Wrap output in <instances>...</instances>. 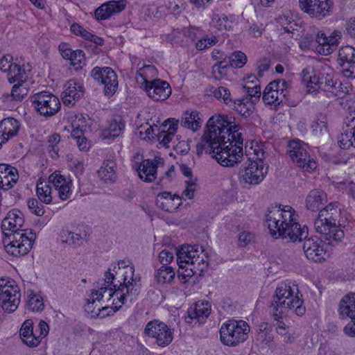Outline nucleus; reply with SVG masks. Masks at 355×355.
I'll list each match as a JSON object with an SVG mask.
<instances>
[{
	"label": "nucleus",
	"mask_w": 355,
	"mask_h": 355,
	"mask_svg": "<svg viewBox=\"0 0 355 355\" xmlns=\"http://www.w3.org/2000/svg\"><path fill=\"white\" fill-rule=\"evenodd\" d=\"M241 128L234 119L227 115H214L207 121L201 141L196 145L198 155L203 153L223 166H233L243 157Z\"/></svg>",
	"instance_id": "f257e3e1"
},
{
	"label": "nucleus",
	"mask_w": 355,
	"mask_h": 355,
	"mask_svg": "<svg viewBox=\"0 0 355 355\" xmlns=\"http://www.w3.org/2000/svg\"><path fill=\"white\" fill-rule=\"evenodd\" d=\"M265 225L275 238L282 237L291 241H302L307 237L308 229L298 223V215L289 205L269 207L265 215Z\"/></svg>",
	"instance_id": "f03ea898"
},
{
	"label": "nucleus",
	"mask_w": 355,
	"mask_h": 355,
	"mask_svg": "<svg viewBox=\"0 0 355 355\" xmlns=\"http://www.w3.org/2000/svg\"><path fill=\"white\" fill-rule=\"evenodd\" d=\"M297 285L291 282H280L272 296L270 305V312L275 317L284 315L286 310L293 311L296 315L301 316L304 314L306 309L303 305L304 301L300 297Z\"/></svg>",
	"instance_id": "7ed1b4c3"
},
{
	"label": "nucleus",
	"mask_w": 355,
	"mask_h": 355,
	"mask_svg": "<svg viewBox=\"0 0 355 355\" xmlns=\"http://www.w3.org/2000/svg\"><path fill=\"white\" fill-rule=\"evenodd\" d=\"M338 202H331L319 211L314 221L315 231L322 235L324 241L329 245H334L344 238Z\"/></svg>",
	"instance_id": "20e7f679"
},
{
	"label": "nucleus",
	"mask_w": 355,
	"mask_h": 355,
	"mask_svg": "<svg viewBox=\"0 0 355 355\" xmlns=\"http://www.w3.org/2000/svg\"><path fill=\"white\" fill-rule=\"evenodd\" d=\"M208 256L199 245L182 247L177 252V262L181 268H186L185 276L201 275L207 269Z\"/></svg>",
	"instance_id": "39448f33"
},
{
	"label": "nucleus",
	"mask_w": 355,
	"mask_h": 355,
	"mask_svg": "<svg viewBox=\"0 0 355 355\" xmlns=\"http://www.w3.org/2000/svg\"><path fill=\"white\" fill-rule=\"evenodd\" d=\"M135 267L132 266L124 271L121 279L116 280L118 285L116 287L110 286V298L114 297L113 304L116 310H118L122 304L132 303L138 296L140 292V286L138 284L139 279L134 278Z\"/></svg>",
	"instance_id": "423d86ee"
},
{
	"label": "nucleus",
	"mask_w": 355,
	"mask_h": 355,
	"mask_svg": "<svg viewBox=\"0 0 355 355\" xmlns=\"http://www.w3.org/2000/svg\"><path fill=\"white\" fill-rule=\"evenodd\" d=\"M36 235L33 231L18 232L15 234L3 238L6 252L12 257L26 255L32 249Z\"/></svg>",
	"instance_id": "0eeeda50"
},
{
	"label": "nucleus",
	"mask_w": 355,
	"mask_h": 355,
	"mask_svg": "<svg viewBox=\"0 0 355 355\" xmlns=\"http://www.w3.org/2000/svg\"><path fill=\"white\" fill-rule=\"evenodd\" d=\"M250 326L243 320H229L220 329L221 342L229 347H236L248 338Z\"/></svg>",
	"instance_id": "6e6552de"
},
{
	"label": "nucleus",
	"mask_w": 355,
	"mask_h": 355,
	"mask_svg": "<svg viewBox=\"0 0 355 355\" xmlns=\"http://www.w3.org/2000/svg\"><path fill=\"white\" fill-rule=\"evenodd\" d=\"M21 299L20 289L12 278H0V306L8 313L14 312L19 306Z\"/></svg>",
	"instance_id": "1a4fd4ad"
},
{
	"label": "nucleus",
	"mask_w": 355,
	"mask_h": 355,
	"mask_svg": "<svg viewBox=\"0 0 355 355\" xmlns=\"http://www.w3.org/2000/svg\"><path fill=\"white\" fill-rule=\"evenodd\" d=\"M308 146L300 140H293L287 146V154L297 166L306 172H312L317 168L316 162L311 158Z\"/></svg>",
	"instance_id": "9d476101"
},
{
	"label": "nucleus",
	"mask_w": 355,
	"mask_h": 355,
	"mask_svg": "<svg viewBox=\"0 0 355 355\" xmlns=\"http://www.w3.org/2000/svg\"><path fill=\"white\" fill-rule=\"evenodd\" d=\"M31 101L36 112L45 118L55 116L61 108L59 98L49 92L35 94Z\"/></svg>",
	"instance_id": "9b49d317"
},
{
	"label": "nucleus",
	"mask_w": 355,
	"mask_h": 355,
	"mask_svg": "<svg viewBox=\"0 0 355 355\" xmlns=\"http://www.w3.org/2000/svg\"><path fill=\"white\" fill-rule=\"evenodd\" d=\"M290 85L285 80L270 82L263 92L262 100L266 105H274L287 103L289 99Z\"/></svg>",
	"instance_id": "f8f14e48"
},
{
	"label": "nucleus",
	"mask_w": 355,
	"mask_h": 355,
	"mask_svg": "<svg viewBox=\"0 0 355 355\" xmlns=\"http://www.w3.org/2000/svg\"><path fill=\"white\" fill-rule=\"evenodd\" d=\"M267 173L268 166L261 159H257L239 171V182L244 188H250L261 183Z\"/></svg>",
	"instance_id": "ddd939ff"
},
{
	"label": "nucleus",
	"mask_w": 355,
	"mask_h": 355,
	"mask_svg": "<svg viewBox=\"0 0 355 355\" xmlns=\"http://www.w3.org/2000/svg\"><path fill=\"white\" fill-rule=\"evenodd\" d=\"M145 336L155 339V343L162 347L171 344L173 339V331L164 322L153 320L148 322L144 330Z\"/></svg>",
	"instance_id": "4468645a"
},
{
	"label": "nucleus",
	"mask_w": 355,
	"mask_h": 355,
	"mask_svg": "<svg viewBox=\"0 0 355 355\" xmlns=\"http://www.w3.org/2000/svg\"><path fill=\"white\" fill-rule=\"evenodd\" d=\"M91 76L98 83L104 85L106 96H112L118 87L117 76L110 67H94L91 71Z\"/></svg>",
	"instance_id": "2eb2a0df"
},
{
	"label": "nucleus",
	"mask_w": 355,
	"mask_h": 355,
	"mask_svg": "<svg viewBox=\"0 0 355 355\" xmlns=\"http://www.w3.org/2000/svg\"><path fill=\"white\" fill-rule=\"evenodd\" d=\"M299 3L302 11L317 19L329 15L334 6L331 0H299Z\"/></svg>",
	"instance_id": "dca6fc26"
},
{
	"label": "nucleus",
	"mask_w": 355,
	"mask_h": 355,
	"mask_svg": "<svg viewBox=\"0 0 355 355\" xmlns=\"http://www.w3.org/2000/svg\"><path fill=\"white\" fill-rule=\"evenodd\" d=\"M24 223V216L19 210L12 209L10 211L1 223L3 237L15 234L18 232L28 231V229H22Z\"/></svg>",
	"instance_id": "f3484780"
},
{
	"label": "nucleus",
	"mask_w": 355,
	"mask_h": 355,
	"mask_svg": "<svg viewBox=\"0 0 355 355\" xmlns=\"http://www.w3.org/2000/svg\"><path fill=\"white\" fill-rule=\"evenodd\" d=\"M164 164L163 159L159 157L154 159H144L139 164L135 163L133 168L138 172L139 177L147 182H152L156 179L157 169Z\"/></svg>",
	"instance_id": "a211bd4d"
},
{
	"label": "nucleus",
	"mask_w": 355,
	"mask_h": 355,
	"mask_svg": "<svg viewBox=\"0 0 355 355\" xmlns=\"http://www.w3.org/2000/svg\"><path fill=\"white\" fill-rule=\"evenodd\" d=\"M322 236V235H321ZM304 240L303 244V250L304 254L308 259L312 260L314 262H322L325 259L324 255L325 251L323 248L322 240L324 239L321 237L318 239V237H311L309 239L303 238Z\"/></svg>",
	"instance_id": "6ab92c4d"
},
{
	"label": "nucleus",
	"mask_w": 355,
	"mask_h": 355,
	"mask_svg": "<svg viewBox=\"0 0 355 355\" xmlns=\"http://www.w3.org/2000/svg\"><path fill=\"white\" fill-rule=\"evenodd\" d=\"M339 64L343 68V73L347 78H355V49L345 46L338 51Z\"/></svg>",
	"instance_id": "aec40b11"
},
{
	"label": "nucleus",
	"mask_w": 355,
	"mask_h": 355,
	"mask_svg": "<svg viewBox=\"0 0 355 355\" xmlns=\"http://www.w3.org/2000/svg\"><path fill=\"white\" fill-rule=\"evenodd\" d=\"M340 37L341 33L339 31H334L328 37L324 32H318L315 37V42L318 44L315 46L316 51L324 55L331 54L336 49L338 40Z\"/></svg>",
	"instance_id": "412c9836"
},
{
	"label": "nucleus",
	"mask_w": 355,
	"mask_h": 355,
	"mask_svg": "<svg viewBox=\"0 0 355 355\" xmlns=\"http://www.w3.org/2000/svg\"><path fill=\"white\" fill-rule=\"evenodd\" d=\"M148 96L155 101H164L171 94L169 84L160 79H153L144 84Z\"/></svg>",
	"instance_id": "4be33fe9"
},
{
	"label": "nucleus",
	"mask_w": 355,
	"mask_h": 355,
	"mask_svg": "<svg viewBox=\"0 0 355 355\" xmlns=\"http://www.w3.org/2000/svg\"><path fill=\"white\" fill-rule=\"evenodd\" d=\"M49 182L51 183L58 191V197L62 200H67L71 198V181L61 175L60 172L55 171L49 175Z\"/></svg>",
	"instance_id": "5701e85b"
},
{
	"label": "nucleus",
	"mask_w": 355,
	"mask_h": 355,
	"mask_svg": "<svg viewBox=\"0 0 355 355\" xmlns=\"http://www.w3.org/2000/svg\"><path fill=\"white\" fill-rule=\"evenodd\" d=\"M85 88L82 83L77 80L71 79L67 82L64 85V90L62 93L63 103L66 105H73L84 96Z\"/></svg>",
	"instance_id": "b1692460"
},
{
	"label": "nucleus",
	"mask_w": 355,
	"mask_h": 355,
	"mask_svg": "<svg viewBox=\"0 0 355 355\" xmlns=\"http://www.w3.org/2000/svg\"><path fill=\"white\" fill-rule=\"evenodd\" d=\"M126 6L125 0L110 1L102 4L94 12L97 20H105L113 14L121 12Z\"/></svg>",
	"instance_id": "393cba45"
},
{
	"label": "nucleus",
	"mask_w": 355,
	"mask_h": 355,
	"mask_svg": "<svg viewBox=\"0 0 355 355\" xmlns=\"http://www.w3.org/2000/svg\"><path fill=\"white\" fill-rule=\"evenodd\" d=\"M187 314V323H203L210 314V305L207 302H198L188 309Z\"/></svg>",
	"instance_id": "a878e982"
},
{
	"label": "nucleus",
	"mask_w": 355,
	"mask_h": 355,
	"mask_svg": "<svg viewBox=\"0 0 355 355\" xmlns=\"http://www.w3.org/2000/svg\"><path fill=\"white\" fill-rule=\"evenodd\" d=\"M19 179L18 171L14 166L0 164V188L8 190L17 183Z\"/></svg>",
	"instance_id": "bb28decb"
},
{
	"label": "nucleus",
	"mask_w": 355,
	"mask_h": 355,
	"mask_svg": "<svg viewBox=\"0 0 355 355\" xmlns=\"http://www.w3.org/2000/svg\"><path fill=\"white\" fill-rule=\"evenodd\" d=\"M327 202V195L320 189H313L308 193L305 203L307 209L311 211H320Z\"/></svg>",
	"instance_id": "cd10ccee"
},
{
	"label": "nucleus",
	"mask_w": 355,
	"mask_h": 355,
	"mask_svg": "<svg viewBox=\"0 0 355 355\" xmlns=\"http://www.w3.org/2000/svg\"><path fill=\"white\" fill-rule=\"evenodd\" d=\"M338 144L343 149L350 147L355 148V121L347 119L346 125L343 128V132L338 137Z\"/></svg>",
	"instance_id": "c85d7f7f"
},
{
	"label": "nucleus",
	"mask_w": 355,
	"mask_h": 355,
	"mask_svg": "<svg viewBox=\"0 0 355 355\" xmlns=\"http://www.w3.org/2000/svg\"><path fill=\"white\" fill-rule=\"evenodd\" d=\"M338 311L340 318L355 320V293L347 294L341 299Z\"/></svg>",
	"instance_id": "c756f323"
},
{
	"label": "nucleus",
	"mask_w": 355,
	"mask_h": 355,
	"mask_svg": "<svg viewBox=\"0 0 355 355\" xmlns=\"http://www.w3.org/2000/svg\"><path fill=\"white\" fill-rule=\"evenodd\" d=\"M116 163L114 159H105L98 171V177L105 183L114 182L116 180Z\"/></svg>",
	"instance_id": "7c9ffc66"
},
{
	"label": "nucleus",
	"mask_w": 355,
	"mask_h": 355,
	"mask_svg": "<svg viewBox=\"0 0 355 355\" xmlns=\"http://www.w3.org/2000/svg\"><path fill=\"white\" fill-rule=\"evenodd\" d=\"M202 123L200 114L196 110H186L180 121V125L182 127L190 129L193 132L197 131L201 127Z\"/></svg>",
	"instance_id": "2f4dec72"
},
{
	"label": "nucleus",
	"mask_w": 355,
	"mask_h": 355,
	"mask_svg": "<svg viewBox=\"0 0 355 355\" xmlns=\"http://www.w3.org/2000/svg\"><path fill=\"white\" fill-rule=\"evenodd\" d=\"M33 325L31 320H26L20 329V336L23 342L29 347H36L40 343V336L33 334Z\"/></svg>",
	"instance_id": "473e14b6"
},
{
	"label": "nucleus",
	"mask_w": 355,
	"mask_h": 355,
	"mask_svg": "<svg viewBox=\"0 0 355 355\" xmlns=\"http://www.w3.org/2000/svg\"><path fill=\"white\" fill-rule=\"evenodd\" d=\"M125 123L121 119H114L109 121L107 126L102 130L103 139L118 137L123 131Z\"/></svg>",
	"instance_id": "72a5a7b5"
},
{
	"label": "nucleus",
	"mask_w": 355,
	"mask_h": 355,
	"mask_svg": "<svg viewBox=\"0 0 355 355\" xmlns=\"http://www.w3.org/2000/svg\"><path fill=\"white\" fill-rule=\"evenodd\" d=\"M132 266H131V267ZM121 268L125 269V271H127V269L130 268V266H128L126 262L123 260L119 261L117 263H112L110 265L104 275V281H105L107 286H113L114 287H116L118 285V284L116 283V280H117L116 275L119 273V271Z\"/></svg>",
	"instance_id": "f704fd0d"
},
{
	"label": "nucleus",
	"mask_w": 355,
	"mask_h": 355,
	"mask_svg": "<svg viewBox=\"0 0 355 355\" xmlns=\"http://www.w3.org/2000/svg\"><path fill=\"white\" fill-rule=\"evenodd\" d=\"M349 92L348 87L345 86L338 79H334L330 85L325 88L324 92L329 98H343Z\"/></svg>",
	"instance_id": "c9c22d12"
},
{
	"label": "nucleus",
	"mask_w": 355,
	"mask_h": 355,
	"mask_svg": "<svg viewBox=\"0 0 355 355\" xmlns=\"http://www.w3.org/2000/svg\"><path fill=\"white\" fill-rule=\"evenodd\" d=\"M230 108L235 110L240 115L244 118L249 117L253 112L254 107L250 101L246 98L234 99Z\"/></svg>",
	"instance_id": "e433bc0d"
},
{
	"label": "nucleus",
	"mask_w": 355,
	"mask_h": 355,
	"mask_svg": "<svg viewBox=\"0 0 355 355\" xmlns=\"http://www.w3.org/2000/svg\"><path fill=\"white\" fill-rule=\"evenodd\" d=\"M49 183L40 179L36 185L37 197L42 202L45 204H50L53 200L51 196L52 189Z\"/></svg>",
	"instance_id": "4c0bfd02"
},
{
	"label": "nucleus",
	"mask_w": 355,
	"mask_h": 355,
	"mask_svg": "<svg viewBox=\"0 0 355 355\" xmlns=\"http://www.w3.org/2000/svg\"><path fill=\"white\" fill-rule=\"evenodd\" d=\"M0 128L8 139L15 137L19 129V121L14 118H6L0 122Z\"/></svg>",
	"instance_id": "58836bf2"
},
{
	"label": "nucleus",
	"mask_w": 355,
	"mask_h": 355,
	"mask_svg": "<svg viewBox=\"0 0 355 355\" xmlns=\"http://www.w3.org/2000/svg\"><path fill=\"white\" fill-rule=\"evenodd\" d=\"M302 74V80L306 84L307 87L313 89L314 90H315L316 88L319 89L320 71H315L311 68H306L303 69Z\"/></svg>",
	"instance_id": "ea45409f"
},
{
	"label": "nucleus",
	"mask_w": 355,
	"mask_h": 355,
	"mask_svg": "<svg viewBox=\"0 0 355 355\" xmlns=\"http://www.w3.org/2000/svg\"><path fill=\"white\" fill-rule=\"evenodd\" d=\"M173 201V200L172 199V194L168 191L159 193L157 196L155 200L157 206L162 210L168 212H173L174 211Z\"/></svg>",
	"instance_id": "a19ab883"
},
{
	"label": "nucleus",
	"mask_w": 355,
	"mask_h": 355,
	"mask_svg": "<svg viewBox=\"0 0 355 355\" xmlns=\"http://www.w3.org/2000/svg\"><path fill=\"white\" fill-rule=\"evenodd\" d=\"M243 89L245 92V96L243 98H246L247 101H250L251 103L254 105L261 97V86L259 84L254 85H250L248 82L244 86Z\"/></svg>",
	"instance_id": "79ce46f5"
},
{
	"label": "nucleus",
	"mask_w": 355,
	"mask_h": 355,
	"mask_svg": "<svg viewBox=\"0 0 355 355\" xmlns=\"http://www.w3.org/2000/svg\"><path fill=\"white\" fill-rule=\"evenodd\" d=\"M312 132L315 136L327 135V119L324 114L316 116L311 125Z\"/></svg>",
	"instance_id": "37998d69"
},
{
	"label": "nucleus",
	"mask_w": 355,
	"mask_h": 355,
	"mask_svg": "<svg viewBox=\"0 0 355 355\" xmlns=\"http://www.w3.org/2000/svg\"><path fill=\"white\" fill-rule=\"evenodd\" d=\"M173 268L168 266H162L159 268L155 275V278L159 283L166 284L171 282L175 277Z\"/></svg>",
	"instance_id": "c03bdc74"
},
{
	"label": "nucleus",
	"mask_w": 355,
	"mask_h": 355,
	"mask_svg": "<svg viewBox=\"0 0 355 355\" xmlns=\"http://www.w3.org/2000/svg\"><path fill=\"white\" fill-rule=\"evenodd\" d=\"M24 69H21L19 64L15 63L7 71L8 80L10 83L15 82L24 83L26 79Z\"/></svg>",
	"instance_id": "a18cd8bd"
},
{
	"label": "nucleus",
	"mask_w": 355,
	"mask_h": 355,
	"mask_svg": "<svg viewBox=\"0 0 355 355\" xmlns=\"http://www.w3.org/2000/svg\"><path fill=\"white\" fill-rule=\"evenodd\" d=\"M157 74V69L153 65H144L140 68L136 73L137 79L139 81L141 78V84H146V82H150V78L154 77Z\"/></svg>",
	"instance_id": "49530a36"
},
{
	"label": "nucleus",
	"mask_w": 355,
	"mask_h": 355,
	"mask_svg": "<svg viewBox=\"0 0 355 355\" xmlns=\"http://www.w3.org/2000/svg\"><path fill=\"white\" fill-rule=\"evenodd\" d=\"M62 237L64 238V241L69 245H80L81 241L86 236L85 232H71L69 230H63L61 233Z\"/></svg>",
	"instance_id": "de8ad7c7"
},
{
	"label": "nucleus",
	"mask_w": 355,
	"mask_h": 355,
	"mask_svg": "<svg viewBox=\"0 0 355 355\" xmlns=\"http://www.w3.org/2000/svg\"><path fill=\"white\" fill-rule=\"evenodd\" d=\"M224 58H227V63L230 67L235 68L243 67L247 62L246 55L241 51H236L230 56L225 55Z\"/></svg>",
	"instance_id": "09e8293b"
},
{
	"label": "nucleus",
	"mask_w": 355,
	"mask_h": 355,
	"mask_svg": "<svg viewBox=\"0 0 355 355\" xmlns=\"http://www.w3.org/2000/svg\"><path fill=\"white\" fill-rule=\"evenodd\" d=\"M277 22L282 27L285 33H293V31L297 29V24L290 17L283 15L277 18Z\"/></svg>",
	"instance_id": "8fccbe9b"
},
{
	"label": "nucleus",
	"mask_w": 355,
	"mask_h": 355,
	"mask_svg": "<svg viewBox=\"0 0 355 355\" xmlns=\"http://www.w3.org/2000/svg\"><path fill=\"white\" fill-rule=\"evenodd\" d=\"M230 67L227 58L216 62L212 67V73L215 79L220 80L226 76V70Z\"/></svg>",
	"instance_id": "3c124183"
},
{
	"label": "nucleus",
	"mask_w": 355,
	"mask_h": 355,
	"mask_svg": "<svg viewBox=\"0 0 355 355\" xmlns=\"http://www.w3.org/2000/svg\"><path fill=\"white\" fill-rule=\"evenodd\" d=\"M107 290L110 292V286H107L105 281H104L103 286H101L98 290H94L89 297L87 299V308L90 309V304H94L96 302H100Z\"/></svg>",
	"instance_id": "603ef678"
},
{
	"label": "nucleus",
	"mask_w": 355,
	"mask_h": 355,
	"mask_svg": "<svg viewBox=\"0 0 355 355\" xmlns=\"http://www.w3.org/2000/svg\"><path fill=\"white\" fill-rule=\"evenodd\" d=\"M213 95L218 99H222L229 107L232 105L234 99L231 98L230 90L224 87H218L213 91Z\"/></svg>",
	"instance_id": "864d4df0"
},
{
	"label": "nucleus",
	"mask_w": 355,
	"mask_h": 355,
	"mask_svg": "<svg viewBox=\"0 0 355 355\" xmlns=\"http://www.w3.org/2000/svg\"><path fill=\"white\" fill-rule=\"evenodd\" d=\"M273 340V336L268 331L260 329L257 332L254 343L256 345H268Z\"/></svg>",
	"instance_id": "5fc2aeb1"
},
{
	"label": "nucleus",
	"mask_w": 355,
	"mask_h": 355,
	"mask_svg": "<svg viewBox=\"0 0 355 355\" xmlns=\"http://www.w3.org/2000/svg\"><path fill=\"white\" fill-rule=\"evenodd\" d=\"M28 309L32 311H41L44 309V304L42 297L36 294L29 296L28 301Z\"/></svg>",
	"instance_id": "6e6d98bb"
},
{
	"label": "nucleus",
	"mask_w": 355,
	"mask_h": 355,
	"mask_svg": "<svg viewBox=\"0 0 355 355\" xmlns=\"http://www.w3.org/2000/svg\"><path fill=\"white\" fill-rule=\"evenodd\" d=\"M218 42V38L214 35H212L210 37L205 36L197 41L196 43V48L198 51L205 50L215 45Z\"/></svg>",
	"instance_id": "4d7b16f0"
},
{
	"label": "nucleus",
	"mask_w": 355,
	"mask_h": 355,
	"mask_svg": "<svg viewBox=\"0 0 355 355\" xmlns=\"http://www.w3.org/2000/svg\"><path fill=\"white\" fill-rule=\"evenodd\" d=\"M336 187L343 193L355 198V183L352 181L346 180L339 182L336 183Z\"/></svg>",
	"instance_id": "13d9d810"
},
{
	"label": "nucleus",
	"mask_w": 355,
	"mask_h": 355,
	"mask_svg": "<svg viewBox=\"0 0 355 355\" xmlns=\"http://www.w3.org/2000/svg\"><path fill=\"white\" fill-rule=\"evenodd\" d=\"M27 205L31 212L36 216H42L44 214V207L41 202L35 198H30L27 201Z\"/></svg>",
	"instance_id": "bf43d9fd"
},
{
	"label": "nucleus",
	"mask_w": 355,
	"mask_h": 355,
	"mask_svg": "<svg viewBox=\"0 0 355 355\" xmlns=\"http://www.w3.org/2000/svg\"><path fill=\"white\" fill-rule=\"evenodd\" d=\"M255 236L253 233L249 231H243L239 233L238 237V243L239 247L245 248L248 244L254 241Z\"/></svg>",
	"instance_id": "052dcab7"
},
{
	"label": "nucleus",
	"mask_w": 355,
	"mask_h": 355,
	"mask_svg": "<svg viewBox=\"0 0 355 355\" xmlns=\"http://www.w3.org/2000/svg\"><path fill=\"white\" fill-rule=\"evenodd\" d=\"M26 94V89L23 87V83H18L13 85L11 91V97L13 100H21Z\"/></svg>",
	"instance_id": "680f3d73"
},
{
	"label": "nucleus",
	"mask_w": 355,
	"mask_h": 355,
	"mask_svg": "<svg viewBox=\"0 0 355 355\" xmlns=\"http://www.w3.org/2000/svg\"><path fill=\"white\" fill-rule=\"evenodd\" d=\"M167 127V124H162L158 130L157 137L158 141L164 146L167 145L173 138V136L170 133H166L165 128Z\"/></svg>",
	"instance_id": "e2e57ef3"
},
{
	"label": "nucleus",
	"mask_w": 355,
	"mask_h": 355,
	"mask_svg": "<svg viewBox=\"0 0 355 355\" xmlns=\"http://www.w3.org/2000/svg\"><path fill=\"white\" fill-rule=\"evenodd\" d=\"M71 64L76 66L77 68L80 67L82 64L85 63V55L83 51L77 49L73 51V55L69 59Z\"/></svg>",
	"instance_id": "0e129e2a"
},
{
	"label": "nucleus",
	"mask_w": 355,
	"mask_h": 355,
	"mask_svg": "<svg viewBox=\"0 0 355 355\" xmlns=\"http://www.w3.org/2000/svg\"><path fill=\"white\" fill-rule=\"evenodd\" d=\"M319 89L325 91V88H327L334 80V77L331 73L325 71H320L319 75Z\"/></svg>",
	"instance_id": "69168bd1"
},
{
	"label": "nucleus",
	"mask_w": 355,
	"mask_h": 355,
	"mask_svg": "<svg viewBox=\"0 0 355 355\" xmlns=\"http://www.w3.org/2000/svg\"><path fill=\"white\" fill-rule=\"evenodd\" d=\"M232 21L228 19V17L223 14L218 17V19L216 21V27L221 31V30H229L232 28Z\"/></svg>",
	"instance_id": "338daca9"
},
{
	"label": "nucleus",
	"mask_w": 355,
	"mask_h": 355,
	"mask_svg": "<svg viewBox=\"0 0 355 355\" xmlns=\"http://www.w3.org/2000/svg\"><path fill=\"white\" fill-rule=\"evenodd\" d=\"M60 141V136L59 134L54 133L50 135L48 137V149L49 151H53L56 155H58V152L59 148H58V144Z\"/></svg>",
	"instance_id": "774afa93"
}]
</instances>
